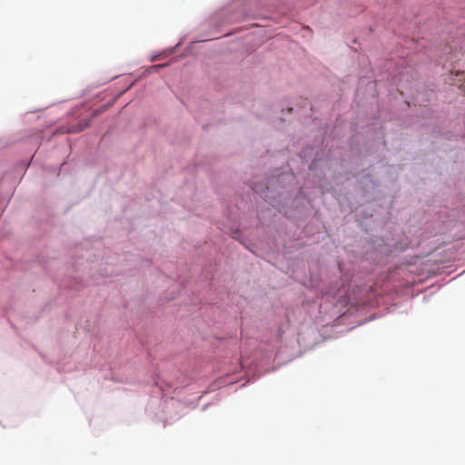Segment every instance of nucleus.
Listing matches in <instances>:
<instances>
[{
  "mask_svg": "<svg viewBox=\"0 0 465 465\" xmlns=\"http://www.w3.org/2000/svg\"><path fill=\"white\" fill-rule=\"evenodd\" d=\"M462 75H464V76H465V73H462Z\"/></svg>",
  "mask_w": 465,
  "mask_h": 465,
  "instance_id": "1",
  "label": "nucleus"
}]
</instances>
